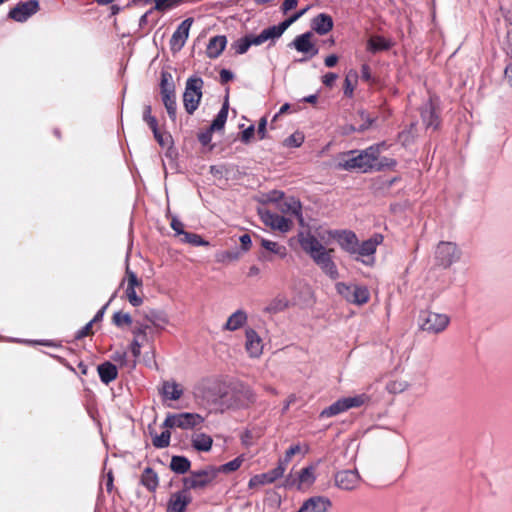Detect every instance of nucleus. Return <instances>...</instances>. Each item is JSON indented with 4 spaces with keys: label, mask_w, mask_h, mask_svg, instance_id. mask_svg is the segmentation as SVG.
Listing matches in <instances>:
<instances>
[{
    "label": "nucleus",
    "mask_w": 512,
    "mask_h": 512,
    "mask_svg": "<svg viewBox=\"0 0 512 512\" xmlns=\"http://www.w3.org/2000/svg\"><path fill=\"white\" fill-rule=\"evenodd\" d=\"M160 92L161 95L175 92V84L171 73L166 71L161 73Z\"/></svg>",
    "instance_id": "obj_40"
},
{
    "label": "nucleus",
    "mask_w": 512,
    "mask_h": 512,
    "mask_svg": "<svg viewBox=\"0 0 512 512\" xmlns=\"http://www.w3.org/2000/svg\"><path fill=\"white\" fill-rule=\"evenodd\" d=\"M162 393L164 398L169 400H178L183 394L181 386L175 382H165L163 384Z\"/></svg>",
    "instance_id": "obj_34"
},
{
    "label": "nucleus",
    "mask_w": 512,
    "mask_h": 512,
    "mask_svg": "<svg viewBox=\"0 0 512 512\" xmlns=\"http://www.w3.org/2000/svg\"><path fill=\"white\" fill-rule=\"evenodd\" d=\"M309 7H306L296 13H294L292 16H290L288 19H285L281 23H279L280 28L282 29L283 33L292 25L295 21H297L300 17H302Z\"/></svg>",
    "instance_id": "obj_52"
},
{
    "label": "nucleus",
    "mask_w": 512,
    "mask_h": 512,
    "mask_svg": "<svg viewBox=\"0 0 512 512\" xmlns=\"http://www.w3.org/2000/svg\"><path fill=\"white\" fill-rule=\"evenodd\" d=\"M97 371L100 380L106 385L114 381L118 376L117 367L109 361L98 365Z\"/></svg>",
    "instance_id": "obj_29"
},
{
    "label": "nucleus",
    "mask_w": 512,
    "mask_h": 512,
    "mask_svg": "<svg viewBox=\"0 0 512 512\" xmlns=\"http://www.w3.org/2000/svg\"><path fill=\"white\" fill-rule=\"evenodd\" d=\"M223 404L228 408H240L256 401L254 392L247 386L234 388L231 393H226L223 397Z\"/></svg>",
    "instance_id": "obj_6"
},
{
    "label": "nucleus",
    "mask_w": 512,
    "mask_h": 512,
    "mask_svg": "<svg viewBox=\"0 0 512 512\" xmlns=\"http://www.w3.org/2000/svg\"><path fill=\"white\" fill-rule=\"evenodd\" d=\"M269 201L276 202L277 204L284 199V193L281 191H272L268 196Z\"/></svg>",
    "instance_id": "obj_64"
},
{
    "label": "nucleus",
    "mask_w": 512,
    "mask_h": 512,
    "mask_svg": "<svg viewBox=\"0 0 512 512\" xmlns=\"http://www.w3.org/2000/svg\"><path fill=\"white\" fill-rule=\"evenodd\" d=\"M277 208L284 214L295 216L302 222V206L299 200L294 197L284 198L277 204Z\"/></svg>",
    "instance_id": "obj_25"
},
{
    "label": "nucleus",
    "mask_w": 512,
    "mask_h": 512,
    "mask_svg": "<svg viewBox=\"0 0 512 512\" xmlns=\"http://www.w3.org/2000/svg\"><path fill=\"white\" fill-rule=\"evenodd\" d=\"M227 45V38L224 35H217L209 40L206 48V54L211 59L218 58Z\"/></svg>",
    "instance_id": "obj_27"
},
{
    "label": "nucleus",
    "mask_w": 512,
    "mask_h": 512,
    "mask_svg": "<svg viewBox=\"0 0 512 512\" xmlns=\"http://www.w3.org/2000/svg\"><path fill=\"white\" fill-rule=\"evenodd\" d=\"M179 3V0H155L154 9L160 12H165L177 7Z\"/></svg>",
    "instance_id": "obj_50"
},
{
    "label": "nucleus",
    "mask_w": 512,
    "mask_h": 512,
    "mask_svg": "<svg viewBox=\"0 0 512 512\" xmlns=\"http://www.w3.org/2000/svg\"><path fill=\"white\" fill-rule=\"evenodd\" d=\"M347 411V405L345 403L344 398L338 399L336 402L332 403L329 407L325 408L321 413V418H329L336 416L340 413Z\"/></svg>",
    "instance_id": "obj_35"
},
{
    "label": "nucleus",
    "mask_w": 512,
    "mask_h": 512,
    "mask_svg": "<svg viewBox=\"0 0 512 512\" xmlns=\"http://www.w3.org/2000/svg\"><path fill=\"white\" fill-rule=\"evenodd\" d=\"M130 350L134 358H138L141 353V344L137 339H134L130 344Z\"/></svg>",
    "instance_id": "obj_61"
},
{
    "label": "nucleus",
    "mask_w": 512,
    "mask_h": 512,
    "mask_svg": "<svg viewBox=\"0 0 512 512\" xmlns=\"http://www.w3.org/2000/svg\"><path fill=\"white\" fill-rule=\"evenodd\" d=\"M93 323L89 321L84 327L79 329L75 335V339H82L92 333Z\"/></svg>",
    "instance_id": "obj_57"
},
{
    "label": "nucleus",
    "mask_w": 512,
    "mask_h": 512,
    "mask_svg": "<svg viewBox=\"0 0 512 512\" xmlns=\"http://www.w3.org/2000/svg\"><path fill=\"white\" fill-rule=\"evenodd\" d=\"M191 462L184 456H173L170 462V468L177 474H185L189 471Z\"/></svg>",
    "instance_id": "obj_36"
},
{
    "label": "nucleus",
    "mask_w": 512,
    "mask_h": 512,
    "mask_svg": "<svg viewBox=\"0 0 512 512\" xmlns=\"http://www.w3.org/2000/svg\"><path fill=\"white\" fill-rule=\"evenodd\" d=\"M112 321L117 327H123L132 324V317L128 313L118 311L114 313Z\"/></svg>",
    "instance_id": "obj_48"
},
{
    "label": "nucleus",
    "mask_w": 512,
    "mask_h": 512,
    "mask_svg": "<svg viewBox=\"0 0 512 512\" xmlns=\"http://www.w3.org/2000/svg\"><path fill=\"white\" fill-rule=\"evenodd\" d=\"M345 403L347 405V410L350 408H358L367 403L370 400V397L365 394H358L355 396L344 397Z\"/></svg>",
    "instance_id": "obj_42"
},
{
    "label": "nucleus",
    "mask_w": 512,
    "mask_h": 512,
    "mask_svg": "<svg viewBox=\"0 0 512 512\" xmlns=\"http://www.w3.org/2000/svg\"><path fill=\"white\" fill-rule=\"evenodd\" d=\"M461 256V249L456 243L450 241L439 242L434 251L435 263L444 269L459 262Z\"/></svg>",
    "instance_id": "obj_2"
},
{
    "label": "nucleus",
    "mask_w": 512,
    "mask_h": 512,
    "mask_svg": "<svg viewBox=\"0 0 512 512\" xmlns=\"http://www.w3.org/2000/svg\"><path fill=\"white\" fill-rule=\"evenodd\" d=\"M382 240L383 237L381 235H376L373 238L358 244V250L356 251V254L362 257L371 258V261L362 260L364 264L368 265L373 261V255L375 254L377 246L382 242Z\"/></svg>",
    "instance_id": "obj_23"
},
{
    "label": "nucleus",
    "mask_w": 512,
    "mask_h": 512,
    "mask_svg": "<svg viewBox=\"0 0 512 512\" xmlns=\"http://www.w3.org/2000/svg\"><path fill=\"white\" fill-rule=\"evenodd\" d=\"M391 46V41L379 35L372 36L367 41V50L371 53L389 50Z\"/></svg>",
    "instance_id": "obj_31"
},
{
    "label": "nucleus",
    "mask_w": 512,
    "mask_h": 512,
    "mask_svg": "<svg viewBox=\"0 0 512 512\" xmlns=\"http://www.w3.org/2000/svg\"><path fill=\"white\" fill-rule=\"evenodd\" d=\"M259 214L263 223L274 230L285 233L291 229L292 221L284 216L264 209L260 210Z\"/></svg>",
    "instance_id": "obj_10"
},
{
    "label": "nucleus",
    "mask_w": 512,
    "mask_h": 512,
    "mask_svg": "<svg viewBox=\"0 0 512 512\" xmlns=\"http://www.w3.org/2000/svg\"><path fill=\"white\" fill-rule=\"evenodd\" d=\"M228 117V102L226 101L218 114L216 115L215 119L212 121L210 128L211 130L218 131L224 128V125L227 121Z\"/></svg>",
    "instance_id": "obj_39"
},
{
    "label": "nucleus",
    "mask_w": 512,
    "mask_h": 512,
    "mask_svg": "<svg viewBox=\"0 0 512 512\" xmlns=\"http://www.w3.org/2000/svg\"><path fill=\"white\" fill-rule=\"evenodd\" d=\"M298 242L303 249V251L308 254L310 257L319 251L323 250L325 247L321 244V242L310 232H299L298 234Z\"/></svg>",
    "instance_id": "obj_19"
},
{
    "label": "nucleus",
    "mask_w": 512,
    "mask_h": 512,
    "mask_svg": "<svg viewBox=\"0 0 512 512\" xmlns=\"http://www.w3.org/2000/svg\"><path fill=\"white\" fill-rule=\"evenodd\" d=\"M126 358L127 352L124 350L116 351L112 356V359L116 362H119L121 365H124L126 363Z\"/></svg>",
    "instance_id": "obj_63"
},
{
    "label": "nucleus",
    "mask_w": 512,
    "mask_h": 512,
    "mask_svg": "<svg viewBox=\"0 0 512 512\" xmlns=\"http://www.w3.org/2000/svg\"><path fill=\"white\" fill-rule=\"evenodd\" d=\"M192 446L195 450L200 452H208L213 445V439L210 435L205 433H196L191 439Z\"/></svg>",
    "instance_id": "obj_30"
},
{
    "label": "nucleus",
    "mask_w": 512,
    "mask_h": 512,
    "mask_svg": "<svg viewBox=\"0 0 512 512\" xmlns=\"http://www.w3.org/2000/svg\"><path fill=\"white\" fill-rule=\"evenodd\" d=\"M332 502L325 496H313L303 502L297 512H328Z\"/></svg>",
    "instance_id": "obj_17"
},
{
    "label": "nucleus",
    "mask_w": 512,
    "mask_h": 512,
    "mask_svg": "<svg viewBox=\"0 0 512 512\" xmlns=\"http://www.w3.org/2000/svg\"><path fill=\"white\" fill-rule=\"evenodd\" d=\"M150 328L147 324L137 323V325L133 329V334L135 336H143L146 337L147 330Z\"/></svg>",
    "instance_id": "obj_58"
},
{
    "label": "nucleus",
    "mask_w": 512,
    "mask_h": 512,
    "mask_svg": "<svg viewBox=\"0 0 512 512\" xmlns=\"http://www.w3.org/2000/svg\"><path fill=\"white\" fill-rule=\"evenodd\" d=\"M337 77V74L329 72L322 77V82L325 86L331 87L335 83Z\"/></svg>",
    "instance_id": "obj_59"
},
{
    "label": "nucleus",
    "mask_w": 512,
    "mask_h": 512,
    "mask_svg": "<svg viewBox=\"0 0 512 512\" xmlns=\"http://www.w3.org/2000/svg\"><path fill=\"white\" fill-rule=\"evenodd\" d=\"M283 35V31L278 25L270 26L260 32L258 35L247 34L250 46H260L265 42L274 44L277 39Z\"/></svg>",
    "instance_id": "obj_12"
},
{
    "label": "nucleus",
    "mask_w": 512,
    "mask_h": 512,
    "mask_svg": "<svg viewBox=\"0 0 512 512\" xmlns=\"http://www.w3.org/2000/svg\"><path fill=\"white\" fill-rule=\"evenodd\" d=\"M261 246L265 251L259 255L260 260L272 261V257L268 253L274 254L281 259L287 256V248L278 242L262 238Z\"/></svg>",
    "instance_id": "obj_20"
},
{
    "label": "nucleus",
    "mask_w": 512,
    "mask_h": 512,
    "mask_svg": "<svg viewBox=\"0 0 512 512\" xmlns=\"http://www.w3.org/2000/svg\"><path fill=\"white\" fill-rule=\"evenodd\" d=\"M408 387H409V384L405 380H392V381L388 382L387 386H386L387 390L393 394L402 393L405 390H407Z\"/></svg>",
    "instance_id": "obj_46"
},
{
    "label": "nucleus",
    "mask_w": 512,
    "mask_h": 512,
    "mask_svg": "<svg viewBox=\"0 0 512 512\" xmlns=\"http://www.w3.org/2000/svg\"><path fill=\"white\" fill-rule=\"evenodd\" d=\"M335 484L342 490L355 489L360 481V476L357 470H342L336 473Z\"/></svg>",
    "instance_id": "obj_16"
},
{
    "label": "nucleus",
    "mask_w": 512,
    "mask_h": 512,
    "mask_svg": "<svg viewBox=\"0 0 512 512\" xmlns=\"http://www.w3.org/2000/svg\"><path fill=\"white\" fill-rule=\"evenodd\" d=\"M203 80L200 77H190L186 82L183 94V104L188 114H193L201 101Z\"/></svg>",
    "instance_id": "obj_4"
},
{
    "label": "nucleus",
    "mask_w": 512,
    "mask_h": 512,
    "mask_svg": "<svg viewBox=\"0 0 512 512\" xmlns=\"http://www.w3.org/2000/svg\"><path fill=\"white\" fill-rule=\"evenodd\" d=\"M384 148L385 143H379L362 151H350L347 158L339 162L338 166L344 170H359L363 173L395 166V160L387 157L380 158V153Z\"/></svg>",
    "instance_id": "obj_1"
},
{
    "label": "nucleus",
    "mask_w": 512,
    "mask_h": 512,
    "mask_svg": "<svg viewBox=\"0 0 512 512\" xmlns=\"http://www.w3.org/2000/svg\"><path fill=\"white\" fill-rule=\"evenodd\" d=\"M312 34L310 32L297 36L291 46L298 52L308 54L310 57L316 56L319 52L318 48L311 42Z\"/></svg>",
    "instance_id": "obj_21"
},
{
    "label": "nucleus",
    "mask_w": 512,
    "mask_h": 512,
    "mask_svg": "<svg viewBox=\"0 0 512 512\" xmlns=\"http://www.w3.org/2000/svg\"><path fill=\"white\" fill-rule=\"evenodd\" d=\"M421 117L426 128H432L433 130H436L439 127L440 119L432 99L423 105L421 109Z\"/></svg>",
    "instance_id": "obj_22"
},
{
    "label": "nucleus",
    "mask_w": 512,
    "mask_h": 512,
    "mask_svg": "<svg viewBox=\"0 0 512 512\" xmlns=\"http://www.w3.org/2000/svg\"><path fill=\"white\" fill-rule=\"evenodd\" d=\"M331 252L332 250L324 248L318 253L312 255L310 258L330 279L336 280L339 278V272L335 262L332 259Z\"/></svg>",
    "instance_id": "obj_8"
},
{
    "label": "nucleus",
    "mask_w": 512,
    "mask_h": 512,
    "mask_svg": "<svg viewBox=\"0 0 512 512\" xmlns=\"http://www.w3.org/2000/svg\"><path fill=\"white\" fill-rule=\"evenodd\" d=\"M250 47L251 46H250L247 35L237 39L232 44V49L234 50V52L236 54H239V55L245 54Z\"/></svg>",
    "instance_id": "obj_47"
},
{
    "label": "nucleus",
    "mask_w": 512,
    "mask_h": 512,
    "mask_svg": "<svg viewBox=\"0 0 512 512\" xmlns=\"http://www.w3.org/2000/svg\"><path fill=\"white\" fill-rule=\"evenodd\" d=\"M354 285H348L343 282H339L336 284L337 292L344 297L348 302L351 301L352 293H353Z\"/></svg>",
    "instance_id": "obj_53"
},
{
    "label": "nucleus",
    "mask_w": 512,
    "mask_h": 512,
    "mask_svg": "<svg viewBox=\"0 0 512 512\" xmlns=\"http://www.w3.org/2000/svg\"><path fill=\"white\" fill-rule=\"evenodd\" d=\"M39 10V2L37 0H28L20 2L13 7L8 16L17 22H25L29 17Z\"/></svg>",
    "instance_id": "obj_11"
},
{
    "label": "nucleus",
    "mask_w": 512,
    "mask_h": 512,
    "mask_svg": "<svg viewBox=\"0 0 512 512\" xmlns=\"http://www.w3.org/2000/svg\"><path fill=\"white\" fill-rule=\"evenodd\" d=\"M450 322L446 314L435 312H423L420 315V327L423 331L438 334L444 331Z\"/></svg>",
    "instance_id": "obj_7"
},
{
    "label": "nucleus",
    "mask_w": 512,
    "mask_h": 512,
    "mask_svg": "<svg viewBox=\"0 0 512 512\" xmlns=\"http://www.w3.org/2000/svg\"><path fill=\"white\" fill-rule=\"evenodd\" d=\"M266 126L267 120L266 118H261L258 124L257 134L260 139H264L266 137Z\"/></svg>",
    "instance_id": "obj_62"
},
{
    "label": "nucleus",
    "mask_w": 512,
    "mask_h": 512,
    "mask_svg": "<svg viewBox=\"0 0 512 512\" xmlns=\"http://www.w3.org/2000/svg\"><path fill=\"white\" fill-rule=\"evenodd\" d=\"M190 491L183 486V489L173 493L167 503V512H185L191 503Z\"/></svg>",
    "instance_id": "obj_14"
},
{
    "label": "nucleus",
    "mask_w": 512,
    "mask_h": 512,
    "mask_svg": "<svg viewBox=\"0 0 512 512\" xmlns=\"http://www.w3.org/2000/svg\"><path fill=\"white\" fill-rule=\"evenodd\" d=\"M330 236L337 241L342 250L351 255H356L358 250V238L351 230H334L330 232Z\"/></svg>",
    "instance_id": "obj_9"
},
{
    "label": "nucleus",
    "mask_w": 512,
    "mask_h": 512,
    "mask_svg": "<svg viewBox=\"0 0 512 512\" xmlns=\"http://www.w3.org/2000/svg\"><path fill=\"white\" fill-rule=\"evenodd\" d=\"M214 130H211V128L209 127L206 131L204 132H201L199 135H198V140L199 142L203 145V146H207L208 144H210L211 140H212V133H213Z\"/></svg>",
    "instance_id": "obj_56"
},
{
    "label": "nucleus",
    "mask_w": 512,
    "mask_h": 512,
    "mask_svg": "<svg viewBox=\"0 0 512 512\" xmlns=\"http://www.w3.org/2000/svg\"><path fill=\"white\" fill-rule=\"evenodd\" d=\"M147 320H149L153 326L164 329L165 325L168 323L167 317L155 311H152L150 314L146 315Z\"/></svg>",
    "instance_id": "obj_45"
},
{
    "label": "nucleus",
    "mask_w": 512,
    "mask_h": 512,
    "mask_svg": "<svg viewBox=\"0 0 512 512\" xmlns=\"http://www.w3.org/2000/svg\"><path fill=\"white\" fill-rule=\"evenodd\" d=\"M254 133H255L254 126L250 125L248 128H246L242 132V135H241L242 142L248 143L251 140V138L253 137Z\"/></svg>",
    "instance_id": "obj_60"
},
{
    "label": "nucleus",
    "mask_w": 512,
    "mask_h": 512,
    "mask_svg": "<svg viewBox=\"0 0 512 512\" xmlns=\"http://www.w3.org/2000/svg\"><path fill=\"white\" fill-rule=\"evenodd\" d=\"M298 479H299V487L302 484H307V485L313 484L315 481L314 467L308 466V467L303 468L299 473Z\"/></svg>",
    "instance_id": "obj_44"
},
{
    "label": "nucleus",
    "mask_w": 512,
    "mask_h": 512,
    "mask_svg": "<svg viewBox=\"0 0 512 512\" xmlns=\"http://www.w3.org/2000/svg\"><path fill=\"white\" fill-rule=\"evenodd\" d=\"M126 276V297L132 306L138 307L143 303V299L136 294L135 289L136 287L142 286V281L138 279L137 275L131 271L128 266L126 268Z\"/></svg>",
    "instance_id": "obj_15"
},
{
    "label": "nucleus",
    "mask_w": 512,
    "mask_h": 512,
    "mask_svg": "<svg viewBox=\"0 0 512 512\" xmlns=\"http://www.w3.org/2000/svg\"><path fill=\"white\" fill-rule=\"evenodd\" d=\"M182 241L185 243H189L193 246H206L209 244L200 235L190 232L184 233Z\"/></svg>",
    "instance_id": "obj_49"
},
{
    "label": "nucleus",
    "mask_w": 512,
    "mask_h": 512,
    "mask_svg": "<svg viewBox=\"0 0 512 512\" xmlns=\"http://www.w3.org/2000/svg\"><path fill=\"white\" fill-rule=\"evenodd\" d=\"M313 30L319 35H325L333 28V19L325 13L317 15L312 21Z\"/></svg>",
    "instance_id": "obj_28"
},
{
    "label": "nucleus",
    "mask_w": 512,
    "mask_h": 512,
    "mask_svg": "<svg viewBox=\"0 0 512 512\" xmlns=\"http://www.w3.org/2000/svg\"><path fill=\"white\" fill-rule=\"evenodd\" d=\"M193 21V18H187L177 27L170 39L171 50L177 52L183 48L189 37V31Z\"/></svg>",
    "instance_id": "obj_13"
},
{
    "label": "nucleus",
    "mask_w": 512,
    "mask_h": 512,
    "mask_svg": "<svg viewBox=\"0 0 512 512\" xmlns=\"http://www.w3.org/2000/svg\"><path fill=\"white\" fill-rule=\"evenodd\" d=\"M141 484L151 492L157 489L159 485V479L158 475L152 468L147 467L144 469L141 475Z\"/></svg>",
    "instance_id": "obj_32"
},
{
    "label": "nucleus",
    "mask_w": 512,
    "mask_h": 512,
    "mask_svg": "<svg viewBox=\"0 0 512 512\" xmlns=\"http://www.w3.org/2000/svg\"><path fill=\"white\" fill-rule=\"evenodd\" d=\"M243 462H244V457H243V455H240V456L236 457L235 459H233L219 467H216L217 475L219 473L234 472L241 467Z\"/></svg>",
    "instance_id": "obj_41"
},
{
    "label": "nucleus",
    "mask_w": 512,
    "mask_h": 512,
    "mask_svg": "<svg viewBox=\"0 0 512 512\" xmlns=\"http://www.w3.org/2000/svg\"><path fill=\"white\" fill-rule=\"evenodd\" d=\"M247 320V312L243 309H238L228 317L226 323L223 326V330L236 331L242 328L247 323Z\"/></svg>",
    "instance_id": "obj_26"
},
{
    "label": "nucleus",
    "mask_w": 512,
    "mask_h": 512,
    "mask_svg": "<svg viewBox=\"0 0 512 512\" xmlns=\"http://www.w3.org/2000/svg\"><path fill=\"white\" fill-rule=\"evenodd\" d=\"M370 293L367 287L361 285H354L350 303L362 305L369 301Z\"/></svg>",
    "instance_id": "obj_37"
},
{
    "label": "nucleus",
    "mask_w": 512,
    "mask_h": 512,
    "mask_svg": "<svg viewBox=\"0 0 512 512\" xmlns=\"http://www.w3.org/2000/svg\"><path fill=\"white\" fill-rule=\"evenodd\" d=\"M304 142V135L301 132H295L284 140L286 147H300Z\"/></svg>",
    "instance_id": "obj_51"
},
{
    "label": "nucleus",
    "mask_w": 512,
    "mask_h": 512,
    "mask_svg": "<svg viewBox=\"0 0 512 512\" xmlns=\"http://www.w3.org/2000/svg\"><path fill=\"white\" fill-rule=\"evenodd\" d=\"M170 428H166L160 435H155L152 439L153 446L158 449H163L169 446L171 433Z\"/></svg>",
    "instance_id": "obj_43"
},
{
    "label": "nucleus",
    "mask_w": 512,
    "mask_h": 512,
    "mask_svg": "<svg viewBox=\"0 0 512 512\" xmlns=\"http://www.w3.org/2000/svg\"><path fill=\"white\" fill-rule=\"evenodd\" d=\"M204 422V417L198 413L182 412L169 413L162 426L164 428L193 429Z\"/></svg>",
    "instance_id": "obj_5"
},
{
    "label": "nucleus",
    "mask_w": 512,
    "mask_h": 512,
    "mask_svg": "<svg viewBox=\"0 0 512 512\" xmlns=\"http://www.w3.org/2000/svg\"><path fill=\"white\" fill-rule=\"evenodd\" d=\"M216 467L209 465L200 470L191 471L189 476L183 478V486L190 490L205 489L217 477Z\"/></svg>",
    "instance_id": "obj_3"
},
{
    "label": "nucleus",
    "mask_w": 512,
    "mask_h": 512,
    "mask_svg": "<svg viewBox=\"0 0 512 512\" xmlns=\"http://www.w3.org/2000/svg\"><path fill=\"white\" fill-rule=\"evenodd\" d=\"M245 349L250 357L258 358L263 352V342L259 334L252 328L245 330Z\"/></svg>",
    "instance_id": "obj_18"
},
{
    "label": "nucleus",
    "mask_w": 512,
    "mask_h": 512,
    "mask_svg": "<svg viewBox=\"0 0 512 512\" xmlns=\"http://www.w3.org/2000/svg\"><path fill=\"white\" fill-rule=\"evenodd\" d=\"M289 300L284 295H278L272 299L266 306L265 311L271 314H276L288 308Z\"/></svg>",
    "instance_id": "obj_33"
},
{
    "label": "nucleus",
    "mask_w": 512,
    "mask_h": 512,
    "mask_svg": "<svg viewBox=\"0 0 512 512\" xmlns=\"http://www.w3.org/2000/svg\"><path fill=\"white\" fill-rule=\"evenodd\" d=\"M153 135L158 144L163 148L168 147L172 144V137L169 133L161 132L160 130H158L155 131Z\"/></svg>",
    "instance_id": "obj_54"
},
{
    "label": "nucleus",
    "mask_w": 512,
    "mask_h": 512,
    "mask_svg": "<svg viewBox=\"0 0 512 512\" xmlns=\"http://www.w3.org/2000/svg\"><path fill=\"white\" fill-rule=\"evenodd\" d=\"M170 226L175 231V233L177 235L184 236V233H186V231H184L183 223L177 217H175V216L172 217Z\"/></svg>",
    "instance_id": "obj_55"
},
{
    "label": "nucleus",
    "mask_w": 512,
    "mask_h": 512,
    "mask_svg": "<svg viewBox=\"0 0 512 512\" xmlns=\"http://www.w3.org/2000/svg\"><path fill=\"white\" fill-rule=\"evenodd\" d=\"M162 101L165 106V109L167 111V114L169 118L173 121L176 120V114H177V104H176V97L175 92L168 93V94H162Z\"/></svg>",
    "instance_id": "obj_38"
},
{
    "label": "nucleus",
    "mask_w": 512,
    "mask_h": 512,
    "mask_svg": "<svg viewBox=\"0 0 512 512\" xmlns=\"http://www.w3.org/2000/svg\"><path fill=\"white\" fill-rule=\"evenodd\" d=\"M280 469H272L268 472L257 474L249 479L248 487L250 489L258 488L259 486L272 484L276 480L280 479Z\"/></svg>",
    "instance_id": "obj_24"
}]
</instances>
